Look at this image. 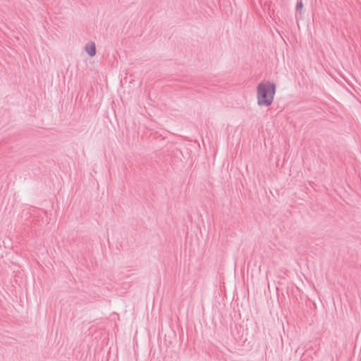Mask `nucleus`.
Here are the masks:
<instances>
[{
  "mask_svg": "<svg viewBox=\"0 0 361 361\" xmlns=\"http://www.w3.org/2000/svg\"><path fill=\"white\" fill-rule=\"evenodd\" d=\"M85 51L87 53V54L92 57L96 55V46L94 42H89L85 45Z\"/></svg>",
  "mask_w": 361,
  "mask_h": 361,
  "instance_id": "obj_2",
  "label": "nucleus"
},
{
  "mask_svg": "<svg viewBox=\"0 0 361 361\" xmlns=\"http://www.w3.org/2000/svg\"><path fill=\"white\" fill-rule=\"evenodd\" d=\"M276 93V85L274 82L267 81L260 82L257 88V104L259 106L271 105Z\"/></svg>",
  "mask_w": 361,
  "mask_h": 361,
  "instance_id": "obj_1",
  "label": "nucleus"
},
{
  "mask_svg": "<svg viewBox=\"0 0 361 361\" xmlns=\"http://www.w3.org/2000/svg\"><path fill=\"white\" fill-rule=\"evenodd\" d=\"M303 8V4L302 2V1H299L297 2V4H296V10L298 11L300 9H302Z\"/></svg>",
  "mask_w": 361,
  "mask_h": 361,
  "instance_id": "obj_3",
  "label": "nucleus"
}]
</instances>
